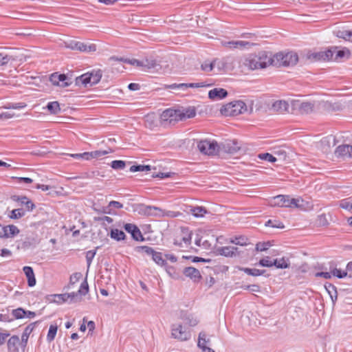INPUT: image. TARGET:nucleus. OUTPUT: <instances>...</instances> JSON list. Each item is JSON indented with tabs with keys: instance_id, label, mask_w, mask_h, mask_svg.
Masks as SVG:
<instances>
[{
	"instance_id": "47",
	"label": "nucleus",
	"mask_w": 352,
	"mask_h": 352,
	"mask_svg": "<svg viewBox=\"0 0 352 352\" xmlns=\"http://www.w3.org/2000/svg\"><path fill=\"white\" fill-rule=\"evenodd\" d=\"M126 166V162L122 160H113L111 163V166L115 170L124 169Z\"/></svg>"
},
{
	"instance_id": "29",
	"label": "nucleus",
	"mask_w": 352,
	"mask_h": 352,
	"mask_svg": "<svg viewBox=\"0 0 352 352\" xmlns=\"http://www.w3.org/2000/svg\"><path fill=\"white\" fill-rule=\"evenodd\" d=\"M239 270L248 275L252 276H258L263 275L265 272V270H258L256 268L241 267Z\"/></svg>"
},
{
	"instance_id": "50",
	"label": "nucleus",
	"mask_w": 352,
	"mask_h": 352,
	"mask_svg": "<svg viewBox=\"0 0 352 352\" xmlns=\"http://www.w3.org/2000/svg\"><path fill=\"white\" fill-rule=\"evenodd\" d=\"M258 157L262 160H265L270 162H275L276 161V158L269 153H260Z\"/></svg>"
},
{
	"instance_id": "32",
	"label": "nucleus",
	"mask_w": 352,
	"mask_h": 352,
	"mask_svg": "<svg viewBox=\"0 0 352 352\" xmlns=\"http://www.w3.org/2000/svg\"><path fill=\"white\" fill-rule=\"evenodd\" d=\"M321 144L324 146H327L330 148L331 146H334L336 144V138L334 135H328L321 140Z\"/></svg>"
},
{
	"instance_id": "17",
	"label": "nucleus",
	"mask_w": 352,
	"mask_h": 352,
	"mask_svg": "<svg viewBox=\"0 0 352 352\" xmlns=\"http://www.w3.org/2000/svg\"><path fill=\"white\" fill-rule=\"evenodd\" d=\"M230 58L224 57L222 58H215L213 60V65L217 68L218 71H226L229 68Z\"/></svg>"
},
{
	"instance_id": "49",
	"label": "nucleus",
	"mask_w": 352,
	"mask_h": 352,
	"mask_svg": "<svg viewBox=\"0 0 352 352\" xmlns=\"http://www.w3.org/2000/svg\"><path fill=\"white\" fill-rule=\"evenodd\" d=\"M96 50V45L94 44L81 43L80 52H91Z\"/></svg>"
},
{
	"instance_id": "57",
	"label": "nucleus",
	"mask_w": 352,
	"mask_h": 352,
	"mask_svg": "<svg viewBox=\"0 0 352 352\" xmlns=\"http://www.w3.org/2000/svg\"><path fill=\"white\" fill-rule=\"evenodd\" d=\"M331 274L333 276H336L338 278H342L347 276V272L345 271H342L340 269L334 268L331 270Z\"/></svg>"
},
{
	"instance_id": "1",
	"label": "nucleus",
	"mask_w": 352,
	"mask_h": 352,
	"mask_svg": "<svg viewBox=\"0 0 352 352\" xmlns=\"http://www.w3.org/2000/svg\"><path fill=\"white\" fill-rule=\"evenodd\" d=\"M243 65L252 70L263 69L272 65L271 56L264 51L259 52L258 54H251L245 58Z\"/></svg>"
},
{
	"instance_id": "13",
	"label": "nucleus",
	"mask_w": 352,
	"mask_h": 352,
	"mask_svg": "<svg viewBox=\"0 0 352 352\" xmlns=\"http://www.w3.org/2000/svg\"><path fill=\"white\" fill-rule=\"evenodd\" d=\"M227 90L223 88H214L209 91L208 97L212 100H219L225 98L228 96Z\"/></svg>"
},
{
	"instance_id": "19",
	"label": "nucleus",
	"mask_w": 352,
	"mask_h": 352,
	"mask_svg": "<svg viewBox=\"0 0 352 352\" xmlns=\"http://www.w3.org/2000/svg\"><path fill=\"white\" fill-rule=\"evenodd\" d=\"M23 271L28 279V285L29 287H34L36 285V278L32 267L25 266Z\"/></svg>"
},
{
	"instance_id": "43",
	"label": "nucleus",
	"mask_w": 352,
	"mask_h": 352,
	"mask_svg": "<svg viewBox=\"0 0 352 352\" xmlns=\"http://www.w3.org/2000/svg\"><path fill=\"white\" fill-rule=\"evenodd\" d=\"M332 49H329L326 51H323V61L334 60L333 54L336 52V50L338 49L337 47H335Z\"/></svg>"
},
{
	"instance_id": "22",
	"label": "nucleus",
	"mask_w": 352,
	"mask_h": 352,
	"mask_svg": "<svg viewBox=\"0 0 352 352\" xmlns=\"http://www.w3.org/2000/svg\"><path fill=\"white\" fill-rule=\"evenodd\" d=\"M333 34L339 38H342L346 41L352 42V30H338L334 31Z\"/></svg>"
},
{
	"instance_id": "10",
	"label": "nucleus",
	"mask_w": 352,
	"mask_h": 352,
	"mask_svg": "<svg viewBox=\"0 0 352 352\" xmlns=\"http://www.w3.org/2000/svg\"><path fill=\"white\" fill-rule=\"evenodd\" d=\"M123 228L126 232L131 234L132 238L135 241H143L144 240L140 229L136 225L133 223H125Z\"/></svg>"
},
{
	"instance_id": "39",
	"label": "nucleus",
	"mask_w": 352,
	"mask_h": 352,
	"mask_svg": "<svg viewBox=\"0 0 352 352\" xmlns=\"http://www.w3.org/2000/svg\"><path fill=\"white\" fill-rule=\"evenodd\" d=\"M325 287L329 294L330 295L333 302H334L337 300L338 297L336 287L332 284L329 283L328 285H325Z\"/></svg>"
},
{
	"instance_id": "28",
	"label": "nucleus",
	"mask_w": 352,
	"mask_h": 352,
	"mask_svg": "<svg viewBox=\"0 0 352 352\" xmlns=\"http://www.w3.org/2000/svg\"><path fill=\"white\" fill-rule=\"evenodd\" d=\"M181 318L185 326L195 327L198 324V320L190 314H184L181 316Z\"/></svg>"
},
{
	"instance_id": "62",
	"label": "nucleus",
	"mask_w": 352,
	"mask_h": 352,
	"mask_svg": "<svg viewBox=\"0 0 352 352\" xmlns=\"http://www.w3.org/2000/svg\"><path fill=\"white\" fill-rule=\"evenodd\" d=\"M10 60L11 56L4 53H0V67L7 65Z\"/></svg>"
},
{
	"instance_id": "58",
	"label": "nucleus",
	"mask_w": 352,
	"mask_h": 352,
	"mask_svg": "<svg viewBox=\"0 0 352 352\" xmlns=\"http://www.w3.org/2000/svg\"><path fill=\"white\" fill-rule=\"evenodd\" d=\"M96 254V250H89L86 253V261L87 264V267L89 268L91 264V262Z\"/></svg>"
},
{
	"instance_id": "24",
	"label": "nucleus",
	"mask_w": 352,
	"mask_h": 352,
	"mask_svg": "<svg viewBox=\"0 0 352 352\" xmlns=\"http://www.w3.org/2000/svg\"><path fill=\"white\" fill-rule=\"evenodd\" d=\"M179 120H184L187 118H192L195 116L196 111L195 108H187L186 109L179 110Z\"/></svg>"
},
{
	"instance_id": "18",
	"label": "nucleus",
	"mask_w": 352,
	"mask_h": 352,
	"mask_svg": "<svg viewBox=\"0 0 352 352\" xmlns=\"http://www.w3.org/2000/svg\"><path fill=\"white\" fill-rule=\"evenodd\" d=\"M289 104L285 100H277L272 104V109L278 113L289 112Z\"/></svg>"
},
{
	"instance_id": "38",
	"label": "nucleus",
	"mask_w": 352,
	"mask_h": 352,
	"mask_svg": "<svg viewBox=\"0 0 352 352\" xmlns=\"http://www.w3.org/2000/svg\"><path fill=\"white\" fill-rule=\"evenodd\" d=\"M152 168L151 166L150 165H142V164H138V165H133L130 167V171L131 172H145L151 170Z\"/></svg>"
},
{
	"instance_id": "6",
	"label": "nucleus",
	"mask_w": 352,
	"mask_h": 352,
	"mask_svg": "<svg viewBox=\"0 0 352 352\" xmlns=\"http://www.w3.org/2000/svg\"><path fill=\"white\" fill-rule=\"evenodd\" d=\"M138 250L143 251L146 255L151 256L153 261L158 265L163 266L166 264V260L162 256V253L155 251L153 248L143 245L137 248Z\"/></svg>"
},
{
	"instance_id": "30",
	"label": "nucleus",
	"mask_w": 352,
	"mask_h": 352,
	"mask_svg": "<svg viewBox=\"0 0 352 352\" xmlns=\"http://www.w3.org/2000/svg\"><path fill=\"white\" fill-rule=\"evenodd\" d=\"M273 266H275L278 269H286L289 267V261L285 257L280 259L276 258L273 260Z\"/></svg>"
},
{
	"instance_id": "61",
	"label": "nucleus",
	"mask_w": 352,
	"mask_h": 352,
	"mask_svg": "<svg viewBox=\"0 0 352 352\" xmlns=\"http://www.w3.org/2000/svg\"><path fill=\"white\" fill-rule=\"evenodd\" d=\"M316 223L320 226H324L328 224V220L324 214H322L318 216Z\"/></svg>"
},
{
	"instance_id": "55",
	"label": "nucleus",
	"mask_w": 352,
	"mask_h": 352,
	"mask_svg": "<svg viewBox=\"0 0 352 352\" xmlns=\"http://www.w3.org/2000/svg\"><path fill=\"white\" fill-rule=\"evenodd\" d=\"M55 298H57L55 301L58 303H63L64 302H68L69 296L68 293L56 294Z\"/></svg>"
},
{
	"instance_id": "54",
	"label": "nucleus",
	"mask_w": 352,
	"mask_h": 352,
	"mask_svg": "<svg viewBox=\"0 0 352 352\" xmlns=\"http://www.w3.org/2000/svg\"><path fill=\"white\" fill-rule=\"evenodd\" d=\"M266 226H271L272 228H283L285 226L283 223L279 221L276 220H268L265 223Z\"/></svg>"
},
{
	"instance_id": "20",
	"label": "nucleus",
	"mask_w": 352,
	"mask_h": 352,
	"mask_svg": "<svg viewBox=\"0 0 352 352\" xmlns=\"http://www.w3.org/2000/svg\"><path fill=\"white\" fill-rule=\"evenodd\" d=\"M75 84L77 86L83 85L84 87H87L88 85L92 86L91 80V75L89 73L84 74L78 77H76L75 79Z\"/></svg>"
},
{
	"instance_id": "46",
	"label": "nucleus",
	"mask_w": 352,
	"mask_h": 352,
	"mask_svg": "<svg viewBox=\"0 0 352 352\" xmlns=\"http://www.w3.org/2000/svg\"><path fill=\"white\" fill-rule=\"evenodd\" d=\"M214 67H214V65H213V60L212 61L206 60L201 65V70L205 72H210Z\"/></svg>"
},
{
	"instance_id": "63",
	"label": "nucleus",
	"mask_w": 352,
	"mask_h": 352,
	"mask_svg": "<svg viewBox=\"0 0 352 352\" xmlns=\"http://www.w3.org/2000/svg\"><path fill=\"white\" fill-rule=\"evenodd\" d=\"M270 246V242L258 243L256 245V250L257 251H260V252L266 251L267 250H268Z\"/></svg>"
},
{
	"instance_id": "31",
	"label": "nucleus",
	"mask_w": 352,
	"mask_h": 352,
	"mask_svg": "<svg viewBox=\"0 0 352 352\" xmlns=\"http://www.w3.org/2000/svg\"><path fill=\"white\" fill-rule=\"evenodd\" d=\"M190 211L195 217H203L208 212L207 210L202 206L192 207Z\"/></svg>"
},
{
	"instance_id": "45",
	"label": "nucleus",
	"mask_w": 352,
	"mask_h": 352,
	"mask_svg": "<svg viewBox=\"0 0 352 352\" xmlns=\"http://www.w3.org/2000/svg\"><path fill=\"white\" fill-rule=\"evenodd\" d=\"M89 74L91 75V80L92 85L97 84L102 78V72L100 70L91 72L89 73Z\"/></svg>"
},
{
	"instance_id": "51",
	"label": "nucleus",
	"mask_w": 352,
	"mask_h": 352,
	"mask_svg": "<svg viewBox=\"0 0 352 352\" xmlns=\"http://www.w3.org/2000/svg\"><path fill=\"white\" fill-rule=\"evenodd\" d=\"M82 42L76 41H71L67 43V47L72 50H78L80 52Z\"/></svg>"
},
{
	"instance_id": "25",
	"label": "nucleus",
	"mask_w": 352,
	"mask_h": 352,
	"mask_svg": "<svg viewBox=\"0 0 352 352\" xmlns=\"http://www.w3.org/2000/svg\"><path fill=\"white\" fill-rule=\"evenodd\" d=\"M335 53L336 55L334 57V60L336 61H340L341 59L344 58L349 59L351 56L350 50L346 47H344L340 50H336Z\"/></svg>"
},
{
	"instance_id": "34",
	"label": "nucleus",
	"mask_w": 352,
	"mask_h": 352,
	"mask_svg": "<svg viewBox=\"0 0 352 352\" xmlns=\"http://www.w3.org/2000/svg\"><path fill=\"white\" fill-rule=\"evenodd\" d=\"M110 236L112 239L119 241L125 239V234L123 231L118 229H112L111 230Z\"/></svg>"
},
{
	"instance_id": "33",
	"label": "nucleus",
	"mask_w": 352,
	"mask_h": 352,
	"mask_svg": "<svg viewBox=\"0 0 352 352\" xmlns=\"http://www.w3.org/2000/svg\"><path fill=\"white\" fill-rule=\"evenodd\" d=\"M59 86L67 87L72 85V78L64 74H60L58 76Z\"/></svg>"
},
{
	"instance_id": "27",
	"label": "nucleus",
	"mask_w": 352,
	"mask_h": 352,
	"mask_svg": "<svg viewBox=\"0 0 352 352\" xmlns=\"http://www.w3.org/2000/svg\"><path fill=\"white\" fill-rule=\"evenodd\" d=\"M249 44V42L243 41H232L223 43L224 46L228 47L230 48H243Z\"/></svg>"
},
{
	"instance_id": "41",
	"label": "nucleus",
	"mask_w": 352,
	"mask_h": 352,
	"mask_svg": "<svg viewBox=\"0 0 352 352\" xmlns=\"http://www.w3.org/2000/svg\"><path fill=\"white\" fill-rule=\"evenodd\" d=\"M303 199L301 198H291L289 197V208H301L303 207Z\"/></svg>"
},
{
	"instance_id": "3",
	"label": "nucleus",
	"mask_w": 352,
	"mask_h": 352,
	"mask_svg": "<svg viewBox=\"0 0 352 352\" xmlns=\"http://www.w3.org/2000/svg\"><path fill=\"white\" fill-rule=\"evenodd\" d=\"M248 111L245 103L241 100L231 102L223 106L221 113L225 116H236Z\"/></svg>"
},
{
	"instance_id": "40",
	"label": "nucleus",
	"mask_w": 352,
	"mask_h": 352,
	"mask_svg": "<svg viewBox=\"0 0 352 352\" xmlns=\"http://www.w3.org/2000/svg\"><path fill=\"white\" fill-rule=\"evenodd\" d=\"M25 214V212L23 209L18 208L14 209L11 211L10 214H9V217L12 219H17L23 217Z\"/></svg>"
},
{
	"instance_id": "42",
	"label": "nucleus",
	"mask_w": 352,
	"mask_h": 352,
	"mask_svg": "<svg viewBox=\"0 0 352 352\" xmlns=\"http://www.w3.org/2000/svg\"><path fill=\"white\" fill-rule=\"evenodd\" d=\"M248 239L245 238V236H235L234 238L230 240V242L232 243L239 245L241 246H244L248 244Z\"/></svg>"
},
{
	"instance_id": "11",
	"label": "nucleus",
	"mask_w": 352,
	"mask_h": 352,
	"mask_svg": "<svg viewBox=\"0 0 352 352\" xmlns=\"http://www.w3.org/2000/svg\"><path fill=\"white\" fill-rule=\"evenodd\" d=\"M271 206L289 207V196L279 195L274 197L270 201Z\"/></svg>"
},
{
	"instance_id": "35",
	"label": "nucleus",
	"mask_w": 352,
	"mask_h": 352,
	"mask_svg": "<svg viewBox=\"0 0 352 352\" xmlns=\"http://www.w3.org/2000/svg\"><path fill=\"white\" fill-rule=\"evenodd\" d=\"M111 59L116 60L118 61H120V62L127 63L130 65H134L136 67H142L144 65L141 61H140L137 59H135V58L129 59V58H118L112 57Z\"/></svg>"
},
{
	"instance_id": "52",
	"label": "nucleus",
	"mask_w": 352,
	"mask_h": 352,
	"mask_svg": "<svg viewBox=\"0 0 352 352\" xmlns=\"http://www.w3.org/2000/svg\"><path fill=\"white\" fill-rule=\"evenodd\" d=\"M26 312L22 308H18L16 309H13L12 314L16 319H21L25 317Z\"/></svg>"
},
{
	"instance_id": "12",
	"label": "nucleus",
	"mask_w": 352,
	"mask_h": 352,
	"mask_svg": "<svg viewBox=\"0 0 352 352\" xmlns=\"http://www.w3.org/2000/svg\"><path fill=\"white\" fill-rule=\"evenodd\" d=\"M335 154L337 157L352 158V146L349 144L340 145L336 148Z\"/></svg>"
},
{
	"instance_id": "15",
	"label": "nucleus",
	"mask_w": 352,
	"mask_h": 352,
	"mask_svg": "<svg viewBox=\"0 0 352 352\" xmlns=\"http://www.w3.org/2000/svg\"><path fill=\"white\" fill-rule=\"evenodd\" d=\"M217 252L219 254L225 256L227 257H232L239 254V248L236 247H220L217 249Z\"/></svg>"
},
{
	"instance_id": "26",
	"label": "nucleus",
	"mask_w": 352,
	"mask_h": 352,
	"mask_svg": "<svg viewBox=\"0 0 352 352\" xmlns=\"http://www.w3.org/2000/svg\"><path fill=\"white\" fill-rule=\"evenodd\" d=\"M109 152L107 151H94L91 152L83 153L84 159L89 160L93 158H98L104 155L108 154Z\"/></svg>"
},
{
	"instance_id": "9",
	"label": "nucleus",
	"mask_w": 352,
	"mask_h": 352,
	"mask_svg": "<svg viewBox=\"0 0 352 352\" xmlns=\"http://www.w3.org/2000/svg\"><path fill=\"white\" fill-rule=\"evenodd\" d=\"M179 110L168 109L164 110L161 116L160 120L162 122H168L171 123L173 121L179 120Z\"/></svg>"
},
{
	"instance_id": "37",
	"label": "nucleus",
	"mask_w": 352,
	"mask_h": 352,
	"mask_svg": "<svg viewBox=\"0 0 352 352\" xmlns=\"http://www.w3.org/2000/svg\"><path fill=\"white\" fill-rule=\"evenodd\" d=\"M46 107L47 110L52 114H56L60 111V105L57 101L49 102Z\"/></svg>"
},
{
	"instance_id": "2",
	"label": "nucleus",
	"mask_w": 352,
	"mask_h": 352,
	"mask_svg": "<svg viewBox=\"0 0 352 352\" xmlns=\"http://www.w3.org/2000/svg\"><path fill=\"white\" fill-rule=\"evenodd\" d=\"M298 61V56L294 52H279L271 57L272 65L276 67H290L295 65Z\"/></svg>"
},
{
	"instance_id": "48",
	"label": "nucleus",
	"mask_w": 352,
	"mask_h": 352,
	"mask_svg": "<svg viewBox=\"0 0 352 352\" xmlns=\"http://www.w3.org/2000/svg\"><path fill=\"white\" fill-rule=\"evenodd\" d=\"M89 292V285L87 278L80 284V288L78 291V294L82 296L86 295Z\"/></svg>"
},
{
	"instance_id": "21",
	"label": "nucleus",
	"mask_w": 352,
	"mask_h": 352,
	"mask_svg": "<svg viewBox=\"0 0 352 352\" xmlns=\"http://www.w3.org/2000/svg\"><path fill=\"white\" fill-rule=\"evenodd\" d=\"M210 342V340L207 338V336L205 332H200L198 338V346L202 349L204 352H208V349H212L206 346V344Z\"/></svg>"
},
{
	"instance_id": "4",
	"label": "nucleus",
	"mask_w": 352,
	"mask_h": 352,
	"mask_svg": "<svg viewBox=\"0 0 352 352\" xmlns=\"http://www.w3.org/2000/svg\"><path fill=\"white\" fill-rule=\"evenodd\" d=\"M197 146L201 153L208 155H215L219 148L217 142L214 140H208L206 139L197 141Z\"/></svg>"
},
{
	"instance_id": "56",
	"label": "nucleus",
	"mask_w": 352,
	"mask_h": 352,
	"mask_svg": "<svg viewBox=\"0 0 352 352\" xmlns=\"http://www.w3.org/2000/svg\"><path fill=\"white\" fill-rule=\"evenodd\" d=\"M257 265L262 267H270L273 266V261L270 260L269 256L261 259Z\"/></svg>"
},
{
	"instance_id": "5",
	"label": "nucleus",
	"mask_w": 352,
	"mask_h": 352,
	"mask_svg": "<svg viewBox=\"0 0 352 352\" xmlns=\"http://www.w3.org/2000/svg\"><path fill=\"white\" fill-rule=\"evenodd\" d=\"M171 335L174 338L181 341L188 340L191 336L190 332L187 330L186 326L180 323L172 324Z\"/></svg>"
},
{
	"instance_id": "53",
	"label": "nucleus",
	"mask_w": 352,
	"mask_h": 352,
	"mask_svg": "<svg viewBox=\"0 0 352 352\" xmlns=\"http://www.w3.org/2000/svg\"><path fill=\"white\" fill-rule=\"evenodd\" d=\"M69 294V300L68 302L69 303H73V302H80L81 300H82V296L78 294V292H72V293H68Z\"/></svg>"
},
{
	"instance_id": "7",
	"label": "nucleus",
	"mask_w": 352,
	"mask_h": 352,
	"mask_svg": "<svg viewBox=\"0 0 352 352\" xmlns=\"http://www.w3.org/2000/svg\"><path fill=\"white\" fill-rule=\"evenodd\" d=\"M314 103L311 102H302L300 100H292V107L300 114H308L311 113L314 109Z\"/></svg>"
},
{
	"instance_id": "36",
	"label": "nucleus",
	"mask_w": 352,
	"mask_h": 352,
	"mask_svg": "<svg viewBox=\"0 0 352 352\" xmlns=\"http://www.w3.org/2000/svg\"><path fill=\"white\" fill-rule=\"evenodd\" d=\"M34 327V324L32 323V324H29L28 326H27L25 328L24 331L21 336L22 343H24L25 344H26L28 338H29V336L31 333V332L32 331Z\"/></svg>"
},
{
	"instance_id": "59",
	"label": "nucleus",
	"mask_w": 352,
	"mask_h": 352,
	"mask_svg": "<svg viewBox=\"0 0 352 352\" xmlns=\"http://www.w3.org/2000/svg\"><path fill=\"white\" fill-rule=\"evenodd\" d=\"M172 175H175V173H170V172H168V173H152L151 176L153 178L158 177V178H160V179H165V178L170 177Z\"/></svg>"
},
{
	"instance_id": "8",
	"label": "nucleus",
	"mask_w": 352,
	"mask_h": 352,
	"mask_svg": "<svg viewBox=\"0 0 352 352\" xmlns=\"http://www.w3.org/2000/svg\"><path fill=\"white\" fill-rule=\"evenodd\" d=\"M140 212L148 217H163L162 209L157 206L140 205Z\"/></svg>"
},
{
	"instance_id": "64",
	"label": "nucleus",
	"mask_w": 352,
	"mask_h": 352,
	"mask_svg": "<svg viewBox=\"0 0 352 352\" xmlns=\"http://www.w3.org/2000/svg\"><path fill=\"white\" fill-rule=\"evenodd\" d=\"M309 58H312L315 60H322L323 61V58H324L323 51L312 53L309 56Z\"/></svg>"
},
{
	"instance_id": "14",
	"label": "nucleus",
	"mask_w": 352,
	"mask_h": 352,
	"mask_svg": "<svg viewBox=\"0 0 352 352\" xmlns=\"http://www.w3.org/2000/svg\"><path fill=\"white\" fill-rule=\"evenodd\" d=\"M184 274L192 279L194 282H199L201 279L199 271L193 267H187L184 269Z\"/></svg>"
},
{
	"instance_id": "44",
	"label": "nucleus",
	"mask_w": 352,
	"mask_h": 352,
	"mask_svg": "<svg viewBox=\"0 0 352 352\" xmlns=\"http://www.w3.org/2000/svg\"><path fill=\"white\" fill-rule=\"evenodd\" d=\"M57 329L58 328L56 325L52 324L50 326L48 333L47 336V340L48 342H52L54 339L57 333Z\"/></svg>"
},
{
	"instance_id": "60",
	"label": "nucleus",
	"mask_w": 352,
	"mask_h": 352,
	"mask_svg": "<svg viewBox=\"0 0 352 352\" xmlns=\"http://www.w3.org/2000/svg\"><path fill=\"white\" fill-rule=\"evenodd\" d=\"M7 226H8V232H9L8 234H9L10 238L14 237L15 235L18 234L20 232L19 228L14 225H9Z\"/></svg>"
},
{
	"instance_id": "23",
	"label": "nucleus",
	"mask_w": 352,
	"mask_h": 352,
	"mask_svg": "<svg viewBox=\"0 0 352 352\" xmlns=\"http://www.w3.org/2000/svg\"><path fill=\"white\" fill-rule=\"evenodd\" d=\"M20 340L17 336H12L8 341V349L9 352H17Z\"/></svg>"
},
{
	"instance_id": "16",
	"label": "nucleus",
	"mask_w": 352,
	"mask_h": 352,
	"mask_svg": "<svg viewBox=\"0 0 352 352\" xmlns=\"http://www.w3.org/2000/svg\"><path fill=\"white\" fill-rule=\"evenodd\" d=\"M223 150L229 154H236L241 148L238 142L235 140H230L225 142L222 146Z\"/></svg>"
}]
</instances>
